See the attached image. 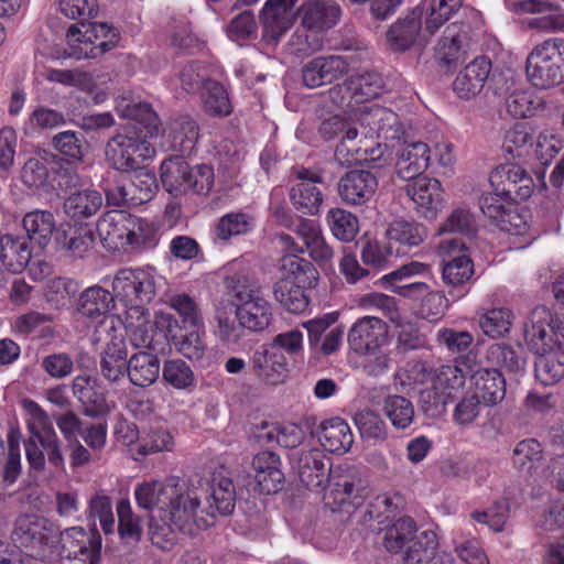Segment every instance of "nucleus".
<instances>
[{"mask_svg":"<svg viewBox=\"0 0 564 564\" xmlns=\"http://www.w3.org/2000/svg\"><path fill=\"white\" fill-rule=\"evenodd\" d=\"M295 467L300 481L308 489H324L330 486L326 496L333 509L345 505L358 507L368 495V479L356 467H337L333 469L326 455L312 448L296 454Z\"/></svg>","mask_w":564,"mask_h":564,"instance_id":"nucleus-1","label":"nucleus"},{"mask_svg":"<svg viewBox=\"0 0 564 564\" xmlns=\"http://www.w3.org/2000/svg\"><path fill=\"white\" fill-rule=\"evenodd\" d=\"M199 499L193 492L183 490L178 485L175 488V496L171 498L164 511H160V519L150 517V534L153 544L160 545L162 540L170 541L175 530L193 534L197 523L196 511Z\"/></svg>","mask_w":564,"mask_h":564,"instance_id":"nucleus-2","label":"nucleus"},{"mask_svg":"<svg viewBox=\"0 0 564 564\" xmlns=\"http://www.w3.org/2000/svg\"><path fill=\"white\" fill-rule=\"evenodd\" d=\"M163 187L177 197L189 191L207 194L214 184L213 167L206 164L192 167L184 155H171L160 166Z\"/></svg>","mask_w":564,"mask_h":564,"instance_id":"nucleus-3","label":"nucleus"},{"mask_svg":"<svg viewBox=\"0 0 564 564\" xmlns=\"http://www.w3.org/2000/svg\"><path fill=\"white\" fill-rule=\"evenodd\" d=\"M528 80L538 89L564 83V40L551 39L536 45L527 57Z\"/></svg>","mask_w":564,"mask_h":564,"instance_id":"nucleus-4","label":"nucleus"},{"mask_svg":"<svg viewBox=\"0 0 564 564\" xmlns=\"http://www.w3.org/2000/svg\"><path fill=\"white\" fill-rule=\"evenodd\" d=\"M79 24L84 30L77 24H73L67 32L72 50L70 56L76 59L97 58L117 46L119 33L107 23L86 24L80 21Z\"/></svg>","mask_w":564,"mask_h":564,"instance_id":"nucleus-5","label":"nucleus"},{"mask_svg":"<svg viewBox=\"0 0 564 564\" xmlns=\"http://www.w3.org/2000/svg\"><path fill=\"white\" fill-rule=\"evenodd\" d=\"M11 540L18 547L32 552V556H44L61 542V531L44 517L24 514L17 519Z\"/></svg>","mask_w":564,"mask_h":564,"instance_id":"nucleus-6","label":"nucleus"},{"mask_svg":"<svg viewBox=\"0 0 564 564\" xmlns=\"http://www.w3.org/2000/svg\"><path fill=\"white\" fill-rule=\"evenodd\" d=\"M158 189L155 174L142 166L105 189L107 204L110 206H140L152 199Z\"/></svg>","mask_w":564,"mask_h":564,"instance_id":"nucleus-7","label":"nucleus"},{"mask_svg":"<svg viewBox=\"0 0 564 564\" xmlns=\"http://www.w3.org/2000/svg\"><path fill=\"white\" fill-rule=\"evenodd\" d=\"M112 290L120 301L129 306V314L144 316V305L156 294L155 280L152 274L142 269H121L115 275Z\"/></svg>","mask_w":564,"mask_h":564,"instance_id":"nucleus-8","label":"nucleus"},{"mask_svg":"<svg viewBox=\"0 0 564 564\" xmlns=\"http://www.w3.org/2000/svg\"><path fill=\"white\" fill-rule=\"evenodd\" d=\"M358 122L365 139L384 142L386 148L394 149L405 139V132L399 116L379 105L360 110Z\"/></svg>","mask_w":564,"mask_h":564,"instance_id":"nucleus-9","label":"nucleus"},{"mask_svg":"<svg viewBox=\"0 0 564 564\" xmlns=\"http://www.w3.org/2000/svg\"><path fill=\"white\" fill-rule=\"evenodd\" d=\"M145 138L118 133L106 144V161L120 173H130L142 167L149 156V143Z\"/></svg>","mask_w":564,"mask_h":564,"instance_id":"nucleus-10","label":"nucleus"},{"mask_svg":"<svg viewBox=\"0 0 564 564\" xmlns=\"http://www.w3.org/2000/svg\"><path fill=\"white\" fill-rule=\"evenodd\" d=\"M470 44L471 29L468 24H449L435 48L436 62L447 72L456 68L466 59Z\"/></svg>","mask_w":564,"mask_h":564,"instance_id":"nucleus-11","label":"nucleus"},{"mask_svg":"<svg viewBox=\"0 0 564 564\" xmlns=\"http://www.w3.org/2000/svg\"><path fill=\"white\" fill-rule=\"evenodd\" d=\"M63 552L67 558H74L88 564H99L101 556V536L96 528L85 531L73 527L61 532Z\"/></svg>","mask_w":564,"mask_h":564,"instance_id":"nucleus-12","label":"nucleus"},{"mask_svg":"<svg viewBox=\"0 0 564 564\" xmlns=\"http://www.w3.org/2000/svg\"><path fill=\"white\" fill-rule=\"evenodd\" d=\"M383 86V79L379 73L364 70L350 76L343 84H337L330 88L329 98L337 107L343 108L346 105V99L341 97L338 101L336 96L345 91L350 95V99H354L356 104H362L378 98Z\"/></svg>","mask_w":564,"mask_h":564,"instance_id":"nucleus-13","label":"nucleus"},{"mask_svg":"<svg viewBox=\"0 0 564 564\" xmlns=\"http://www.w3.org/2000/svg\"><path fill=\"white\" fill-rule=\"evenodd\" d=\"M490 183L492 187H498L500 194L510 200H525L533 193V178L519 164H505L491 174Z\"/></svg>","mask_w":564,"mask_h":564,"instance_id":"nucleus-14","label":"nucleus"},{"mask_svg":"<svg viewBox=\"0 0 564 564\" xmlns=\"http://www.w3.org/2000/svg\"><path fill=\"white\" fill-rule=\"evenodd\" d=\"M406 196L414 203L415 210L424 219H434L443 207L441 183L426 176L410 181L403 187Z\"/></svg>","mask_w":564,"mask_h":564,"instance_id":"nucleus-15","label":"nucleus"},{"mask_svg":"<svg viewBox=\"0 0 564 564\" xmlns=\"http://www.w3.org/2000/svg\"><path fill=\"white\" fill-rule=\"evenodd\" d=\"M387 336L388 326L381 318L366 316L350 328L348 344L357 354H373L386 343Z\"/></svg>","mask_w":564,"mask_h":564,"instance_id":"nucleus-16","label":"nucleus"},{"mask_svg":"<svg viewBox=\"0 0 564 564\" xmlns=\"http://www.w3.org/2000/svg\"><path fill=\"white\" fill-rule=\"evenodd\" d=\"M282 462L278 454L262 451L256 454L251 462L254 471V489L263 495H274L285 485V476L281 469Z\"/></svg>","mask_w":564,"mask_h":564,"instance_id":"nucleus-17","label":"nucleus"},{"mask_svg":"<svg viewBox=\"0 0 564 564\" xmlns=\"http://www.w3.org/2000/svg\"><path fill=\"white\" fill-rule=\"evenodd\" d=\"M430 265L426 263L412 261L410 263L403 264L394 271L390 273L383 274L379 282L386 286L391 288L392 292L409 299V300H422L424 294L429 291V285L424 282H409V283H400L403 280H409L414 275L423 274L427 272Z\"/></svg>","mask_w":564,"mask_h":564,"instance_id":"nucleus-18","label":"nucleus"},{"mask_svg":"<svg viewBox=\"0 0 564 564\" xmlns=\"http://www.w3.org/2000/svg\"><path fill=\"white\" fill-rule=\"evenodd\" d=\"M297 0H268L261 11L262 40L275 45L292 23V9Z\"/></svg>","mask_w":564,"mask_h":564,"instance_id":"nucleus-19","label":"nucleus"},{"mask_svg":"<svg viewBox=\"0 0 564 564\" xmlns=\"http://www.w3.org/2000/svg\"><path fill=\"white\" fill-rule=\"evenodd\" d=\"M348 72V63L341 56H319L302 67V80L308 88L332 84Z\"/></svg>","mask_w":564,"mask_h":564,"instance_id":"nucleus-20","label":"nucleus"},{"mask_svg":"<svg viewBox=\"0 0 564 564\" xmlns=\"http://www.w3.org/2000/svg\"><path fill=\"white\" fill-rule=\"evenodd\" d=\"M131 216L122 210H111L99 218L96 230L105 249L127 250Z\"/></svg>","mask_w":564,"mask_h":564,"instance_id":"nucleus-21","label":"nucleus"},{"mask_svg":"<svg viewBox=\"0 0 564 564\" xmlns=\"http://www.w3.org/2000/svg\"><path fill=\"white\" fill-rule=\"evenodd\" d=\"M378 187L377 176L368 170L346 172L338 182V194L348 205H364L372 198Z\"/></svg>","mask_w":564,"mask_h":564,"instance_id":"nucleus-22","label":"nucleus"},{"mask_svg":"<svg viewBox=\"0 0 564 564\" xmlns=\"http://www.w3.org/2000/svg\"><path fill=\"white\" fill-rule=\"evenodd\" d=\"M395 152V171L400 178L413 181L422 177L429 166L430 149L426 143L416 141L408 143L406 138L398 144Z\"/></svg>","mask_w":564,"mask_h":564,"instance_id":"nucleus-23","label":"nucleus"},{"mask_svg":"<svg viewBox=\"0 0 564 564\" xmlns=\"http://www.w3.org/2000/svg\"><path fill=\"white\" fill-rule=\"evenodd\" d=\"M206 500L208 513L215 516H229L234 512L237 501L243 499L242 491H238L232 479L221 474H214L207 482Z\"/></svg>","mask_w":564,"mask_h":564,"instance_id":"nucleus-24","label":"nucleus"},{"mask_svg":"<svg viewBox=\"0 0 564 564\" xmlns=\"http://www.w3.org/2000/svg\"><path fill=\"white\" fill-rule=\"evenodd\" d=\"M341 10L334 0H308L299 9L302 25L312 32L332 29L339 20Z\"/></svg>","mask_w":564,"mask_h":564,"instance_id":"nucleus-25","label":"nucleus"},{"mask_svg":"<svg viewBox=\"0 0 564 564\" xmlns=\"http://www.w3.org/2000/svg\"><path fill=\"white\" fill-rule=\"evenodd\" d=\"M491 61L486 56L476 57L455 78L453 89L462 99L477 96L489 79Z\"/></svg>","mask_w":564,"mask_h":564,"instance_id":"nucleus-26","label":"nucleus"},{"mask_svg":"<svg viewBox=\"0 0 564 564\" xmlns=\"http://www.w3.org/2000/svg\"><path fill=\"white\" fill-rule=\"evenodd\" d=\"M73 393L83 405V413L91 419H102L110 412L105 391L90 377L78 376L73 380Z\"/></svg>","mask_w":564,"mask_h":564,"instance_id":"nucleus-27","label":"nucleus"},{"mask_svg":"<svg viewBox=\"0 0 564 564\" xmlns=\"http://www.w3.org/2000/svg\"><path fill=\"white\" fill-rule=\"evenodd\" d=\"M474 394L488 406L500 403L506 397V379L496 368L470 370Z\"/></svg>","mask_w":564,"mask_h":564,"instance_id":"nucleus-28","label":"nucleus"},{"mask_svg":"<svg viewBox=\"0 0 564 564\" xmlns=\"http://www.w3.org/2000/svg\"><path fill=\"white\" fill-rule=\"evenodd\" d=\"M252 369L254 375L265 383L279 384L286 378L288 364L282 351L262 347L253 352Z\"/></svg>","mask_w":564,"mask_h":564,"instance_id":"nucleus-29","label":"nucleus"},{"mask_svg":"<svg viewBox=\"0 0 564 564\" xmlns=\"http://www.w3.org/2000/svg\"><path fill=\"white\" fill-rule=\"evenodd\" d=\"M494 188L495 192L481 195L479 207L482 214L495 221L501 230L511 231L512 227H518L514 220L520 218L513 209L514 202L500 194L498 187Z\"/></svg>","mask_w":564,"mask_h":564,"instance_id":"nucleus-30","label":"nucleus"},{"mask_svg":"<svg viewBox=\"0 0 564 564\" xmlns=\"http://www.w3.org/2000/svg\"><path fill=\"white\" fill-rule=\"evenodd\" d=\"M162 317L167 323V332L178 352L191 360L202 359L205 355L206 345L200 337L198 327H191L192 329H188V326L180 327L177 321L170 315Z\"/></svg>","mask_w":564,"mask_h":564,"instance_id":"nucleus-31","label":"nucleus"},{"mask_svg":"<svg viewBox=\"0 0 564 564\" xmlns=\"http://www.w3.org/2000/svg\"><path fill=\"white\" fill-rule=\"evenodd\" d=\"M160 371V359L152 351L140 350L128 359L127 375L133 386L144 388L153 384Z\"/></svg>","mask_w":564,"mask_h":564,"instance_id":"nucleus-32","label":"nucleus"},{"mask_svg":"<svg viewBox=\"0 0 564 564\" xmlns=\"http://www.w3.org/2000/svg\"><path fill=\"white\" fill-rule=\"evenodd\" d=\"M177 484H164L161 481L143 482L135 488L134 496L140 508L155 511L152 516L160 519V511H164L171 498L175 496Z\"/></svg>","mask_w":564,"mask_h":564,"instance_id":"nucleus-33","label":"nucleus"},{"mask_svg":"<svg viewBox=\"0 0 564 564\" xmlns=\"http://www.w3.org/2000/svg\"><path fill=\"white\" fill-rule=\"evenodd\" d=\"M535 378L544 386H553L564 378V347L558 344L534 354Z\"/></svg>","mask_w":564,"mask_h":564,"instance_id":"nucleus-34","label":"nucleus"},{"mask_svg":"<svg viewBox=\"0 0 564 564\" xmlns=\"http://www.w3.org/2000/svg\"><path fill=\"white\" fill-rule=\"evenodd\" d=\"M421 18L422 10L415 8L408 17L390 26L387 41L391 50L404 52L414 44L422 28Z\"/></svg>","mask_w":564,"mask_h":564,"instance_id":"nucleus-35","label":"nucleus"},{"mask_svg":"<svg viewBox=\"0 0 564 564\" xmlns=\"http://www.w3.org/2000/svg\"><path fill=\"white\" fill-rule=\"evenodd\" d=\"M317 436L325 449L336 454L346 453L354 443L349 425L339 417L322 422Z\"/></svg>","mask_w":564,"mask_h":564,"instance_id":"nucleus-36","label":"nucleus"},{"mask_svg":"<svg viewBox=\"0 0 564 564\" xmlns=\"http://www.w3.org/2000/svg\"><path fill=\"white\" fill-rule=\"evenodd\" d=\"M0 260L10 273H20L31 260V248L25 237L4 235L0 239Z\"/></svg>","mask_w":564,"mask_h":564,"instance_id":"nucleus-37","label":"nucleus"},{"mask_svg":"<svg viewBox=\"0 0 564 564\" xmlns=\"http://www.w3.org/2000/svg\"><path fill=\"white\" fill-rule=\"evenodd\" d=\"M295 232L302 239L304 248L308 250L310 256L315 262L326 264L332 260L334 256L333 249L325 241L315 221L299 219Z\"/></svg>","mask_w":564,"mask_h":564,"instance_id":"nucleus-38","label":"nucleus"},{"mask_svg":"<svg viewBox=\"0 0 564 564\" xmlns=\"http://www.w3.org/2000/svg\"><path fill=\"white\" fill-rule=\"evenodd\" d=\"M95 240V230L88 225L69 227L56 236L61 249L74 258H84L93 249Z\"/></svg>","mask_w":564,"mask_h":564,"instance_id":"nucleus-39","label":"nucleus"},{"mask_svg":"<svg viewBox=\"0 0 564 564\" xmlns=\"http://www.w3.org/2000/svg\"><path fill=\"white\" fill-rule=\"evenodd\" d=\"M115 293L95 285L86 289L79 296L78 312L88 318L106 316L115 307Z\"/></svg>","mask_w":564,"mask_h":564,"instance_id":"nucleus-40","label":"nucleus"},{"mask_svg":"<svg viewBox=\"0 0 564 564\" xmlns=\"http://www.w3.org/2000/svg\"><path fill=\"white\" fill-rule=\"evenodd\" d=\"M235 313L240 326L252 332L263 330L271 322L270 305L259 295L242 305H238Z\"/></svg>","mask_w":564,"mask_h":564,"instance_id":"nucleus-41","label":"nucleus"},{"mask_svg":"<svg viewBox=\"0 0 564 564\" xmlns=\"http://www.w3.org/2000/svg\"><path fill=\"white\" fill-rule=\"evenodd\" d=\"M127 349L123 339H112L101 352L100 373L109 381H117L127 373Z\"/></svg>","mask_w":564,"mask_h":564,"instance_id":"nucleus-42","label":"nucleus"},{"mask_svg":"<svg viewBox=\"0 0 564 564\" xmlns=\"http://www.w3.org/2000/svg\"><path fill=\"white\" fill-rule=\"evenodd\" d=\"M281 279H291L302 288H315L318 280V272L312 262L294 253H288L281 259Z\"/></svg>","mask_w":564,"mask_h":564,"instance_id":"nucleus-43","label":"nucleus"},{"mask_svg":"<svg viewBox=\"0 0 564 564\" xmlns=\"http://www.w3.org/2000/svg\"><path fill=\"white\" fill-rule=\"evenodd\" d=\"M102 206V196L98 191L84 189L72 193L64 202L65 213L77 219L89 218Z\"/></svg>","mask_w":564,"mask_h":564,"instance_id":"nucleus-44","label":"nucleus"},{"mask_svg":"<svg viewBox=\"0 0 564 564\" xmlns=\"http://www.w3.org/2000/svg\"><path fill=\"white\" fill-rule=\"evenodd\" d=\"M22 225L28 234L26 240L44 247L55 230V218L48 210H33L23 217Z\"/></svg>","mask_w":564,"mask_h":564,"instance_id":"nucleus-45","label":"nucleus"},{"mask_svg":"<svg viewBox=\"0 0 564 564\" xmlns=\"http://www.w3.org/2000/svg\"><path fill=\"white\" fill-rule=\"evenodd\" d=\"M306 288H302L291 279H280L273 286L275 300L290 313L300 314L308 305L305 294Z\"/></svg>","mask_w":564,"mask_h":564,"instance_id":"nucleus-46","label":"nucleus"},{"mask_svg":"<svg viewBox=\"0 0 564 564\" xmlns=\"http://www.w3.org/2000/svg\"><path fill=\"white\" fill-rule=\"evenodd\" d=\"M33 408V413L41 420L42 432H37L34 436L39 440L42 448L47 455L48 462L58 467L63 464L64 458L59 448L57 435L48 422L47 414L35 403L30 402Z\"/></svg>","mask_w":564,"mask_h":564,"instance_id":"nucleus-47","label":"nucleus"},{"mask_svg":"<svg viewBox=\"0 0 564 564\" xmlns=\"http://www.w3.org/2000/svg\"><path fill=\"white\" fill-rule=\"evenodd\" d=\"M533 145V132L527 123H516L503 138L502 149L512 159L524 160Z\"/></svg>","mask_w":564,"mask_h":564,"instance_id":"nucleus-48","label":"nucleus"},{"mask_svg":"<svg viewBox=\"0 0 564 564\" xmlns=\"http://www.w3.org/2000/svg\"><path fill=\"white\" fill-rule=\"evenodd\" d=\"M51 144L68 162H82L88 149L84 134L70 130L55 134Z\"/></svg>","mask_w":564,"mask_h":564,"instance_id":"nucleus-49","label":"nucleus"},{"mask_svg":"<svg viewBox=\"0 0 564 564\" xmlns=\"http://www.w3.org/2000/svg\"><path fill=\"white\" fill-rule=\"evenodd\" d=\"M295 209L304 215H316L323 203L321 191L313 182H300L290 191Z\"/></svg>","mask_w":564,"mask_h":564,"instance_id":"nucleus-50","label":"nucleus"},{"mask_svg":"<svg viewBox=\"0 0 564 564\" xmlns=\"http://www.w3.org/2000/svg\"><path fill=\"white\" fill-rule=\"evenodd\" d=\"M487 357L491 362L505 368L509 373L522 376L525 372L527 360L520 350L507 344H494L489 347Z\"/></svg>","mask_w":564,"mask_h":564,"instance_id":"nucleus-51","label":"nucleus"},{"mask_svg":"<svg viewBox=\"0 0 564 564\" xmlns=\"http://www.w3.org/2000/svg\"><path fill=\"white\" fill-rule=\"evenodd\" d=\"M415 523L411 518L397 520L386 530L383 545L390 553H402L415 535Z\"/></svg>","mask_w":564,"mask_h":564,"instance_id":"nucleus-52","label":"nucleus"},{"mask_svg":"<svg viewBox=\"0 0 564 564\" xmlns=\"http://www.w3.org/2000/svg\"><path fill=\"white\" fill-rule=\"evenodd\" d=\"M354 422L365 441H384L388 437L387 424L380 414L371 409H364L354 415Z\"/></svg>","mask_w":564,"mask_h":564,"instance_id":"nucleus-53","label":"nucleus"},{"mask_svg":"<svg viewBox=\"0 0 564 564\" xmlns=\"http://www.w3.org/2000/svg\"><path fill=\"white\" fill-rule=\"evenodd\" d=\"M204 110L212 117H227L232 108L224 86L216 82H207L202 93Z\"/></svg>","mask_w":564,"mask_h":564,"instance_id":"nucleus-54","label":"nucleus"},{"mask_svg":"<svg viewBox=\"0 0 564 564\" xmlns=\"http://www.w3.org/2000/svg\"><path fill=\"white\" fill-rule=\"evenodd\" d=\"M426 236L427 230L424 226L405 220L392 223L387 230V237L390 241L409 248L421 245Z\"/></svg>","mask_w":564,"mask_h":564,"instance_id":"nucleus-55","label":"nucleus"},{"mask_svg":"<svg viewBox=\"0 0 564 564\" xmlns=\"http://www.w3.org/2000/svg\"><path fill=\"white\" fill-rule=\"evenodd\" d=\"M131 232L129 234L127 250H148L159 243L158 230L145 220L131 216Z\"/></svg>","mask_w":564,"mask_h":564,"instance_id":"nucleus-56","label":"nucleus"},{"mask_svg":"<svg viewBox=\"0 0 564 564\" xmlns=\"http://www.w3.org/2000/svg\"><path fill=\"white\" fill-rule=\"evenodd\" d=\"M435 533L424 531L420 536L414 535L406 545L402 554L403 564H420L429 560L435 551Z\"/></svg>","mask_w":564,"mask_h":564,"instance_id":"nucleus-57","label":"nucleus"},{"mask_svg":"<svg viewBox=\"0 0 564 564\" xmlns=\"http://www.w3.org/2000/svg\"><path fill=\"white\" fill-rule=\"evenodd\" d=\"M365 140L358 138V130L350 126L345 130L339 143L335 149V160L340 165L351 164L361 161V150Z\"/></svg>","mask_w":564,"mask_h":564,"instance_id":"nucleus-58","label":"nucleus"},{"mask_svg":"<svg viewBox=\"0 0 564 564\" xmlns=\"http://www.w3.org/2000/svg\"><path fill=\"white\" fill-rule=\"evenodd\" d=\"M198 130L197 123L187 116L174 120L172 126L174 148L182 153H191L198 140Z\"/></svg>","mask_w":564,"mask_h":564,"instance_id":"nucleus-59","label":"nucleus"},{"mask_svg":"<svg viewBox=\"0 0 564 564\" xmlns=\"http://www.w3.org/2000/svg\"><path fill=\"white\" fill-rule=\"evenodd\" d=\"M474 275V263L467 256H458L446 262L442 270L443 282L448 286H459Z\"/></svg>","mask_w":564,"mask_h":564,"instance_id":"nucleus-60","label":"nucleus"},{"mask_svg":"<svg viewBox=\"0 0 564 564\" xmlns=\"http://www.w3.org/2000/svg\"><path fill=\"white\" fill-rule=\"evenodd\" d=\"M468 372H464L459 366H442L435 369L433 376V383L435 388H438L444 393H448L451 402L455 399L456 392H458L465 382V377Z\"/></svg>","mask_w":564,"mask_h":564,"instance_id":"nucleus-61","label":"nucleus"},{"mask_svg":"<svg viewBox=\"0 0 564 564\" xmlns=\"http://www.w3.org/2000/svg\"><path fill=\"white\" fill-rule=\"evenodd\" d=\"M438 230L442 234H460L473 238L477 232V223L469 209L458 207L451 213Z\"/></svg>","mask_w":564,"mask_h":564,"instance_id":"nucleus-62","label":"nucleus"},{"mask_svg":"<svg viewBox=\"0 0 564 564\" xmlns=\"http://www.w3.org/2000/svg\"><path fill=\"white\" fill-rule=\"evenodd\" d=\"M333 235L341 241H351L358 232V219L351 213L335 208L328 213Z\"/></svg>","mask_w":564,"mask_h":564,"instance_id":"nucleus-63","label":"nucleus"},{"mask_svg":"<svg viewBox=\"0 0 564 564\" xmlns=\"http://www.w3.org/2000/svg\"><path fill=\"white\" fill-rule=\"evenodd\" d=\"M384 411L397 429L408 427L414 417V408L411 401L402 395H389L384 400Z\"/></svg>","mask_w":564,"mask_h":564,"instance_id":"nucleus-64","label":"nucleus"}]
</instances>
